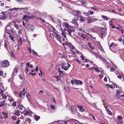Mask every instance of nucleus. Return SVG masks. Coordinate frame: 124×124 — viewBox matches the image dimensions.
<instances>
[{
  "mask_svg": "<svg viewBox=\"0 0 124 124\" xmlns=\"http://www.w3.org/2000/svg\"><path fill=\"white\" fill-rule=\"evenodd\" d=\"M70 23H71V24L73 26H70L66 22L64 23L63 25V26L65 28L64 29V31H62V34L63 36L66 39V34L65 33L69 35L72 37V33L75 31L73 27L78 26V24L75 19H73L72 21L70 22Z\"/></svg>",
  "mask_w": 124,
  "mask_h": 124,
  "instance_id": "obj_1",
  "label": "nucleus"
},
{
  "mask_svg": "<svg viewBox=\"0 0 124 124\" xmlns=\"http://www.w3.org/2000/svg\"><path fill=\"white\" fill-rule=\"evenodd\" d=\"M54 36L55 37L56 39L61 43L62 42L61 36L60 34L56 33H55Z\"/></svg>",
  "mask_w": 124,
  "mask_h": 124,
  "instance_id": "obj_2",
  "label": "nucleus"
},
{
  "mask_svg": "<svg viewBox=\"0 0 124 124\" xmlns=\"http://www.w3.org/2000/svg\"><path fill=\"white\" fill-rule=\"evenodd\" d=\"M9 65V63L7 60H5L3 61L2 63V66L4 67L7 68Z\"/></svg>",
  "mask_w": 124,
  "mask_h": 124,
  "instance_id": "obj_3",
  "label": "nucleus"
},
{
  "mask_svg": "<svg viewBox=\"0 0 124 124\" xmlns=\"http://www.w3.org/2000/svg\"><path fill=\"white\" fill-rule=\"evenodd\" d=\"M25 26L27 29L31 31H33L34 29V27L33 26L29 24Z\"/></svg>",
  "mask_w": 124,
  "mask_h": 124,
  "instance_id": "obj_4",
  "label": "nucleus"
},
{
  "mask_svg": "<svg viewBox=\"0 0 124 124\" xmlns=\"http://www.w3.org/2000/svg\"><path fill=\"white\" fill-rule=\"evenodd\" d=\"M77 17V20L79 21L81 23L84 22L85 20V18L83 16H78Z\"/></svg>",
  "mask_w": 124,
  "mask_h": 124,
  "instance_id": "obj_5",
  "label": "nucleus"
},
{
  "mask_svg": "<svg viewBox=\"0 0 124 124\" xmlns=\"http://www.w3.org/2000/svg\"><path fill=\"white\" fill-rule=\"evenodd\" d=\"M107 32L106 31L101 30V34L99 36L101 38H103L105 36Z\"/></svg>",
  "mask_w": 124,
  "mask_h": 124,
  "instance_id": "obj_6",
  "label": "nucleus"
},
{
  "mask_svg": "<svg viewBox=\"0 0 124 124\" xmlns=\"http://www.w3.org/2000/svg\"><path fill=\"white\" fill-rule=\"evenodd\" d=\"M32 113L30 110L29 111H26L24 113V116L26 115H28L30 116H31L32 115Z\"/></svg>",
  "mask_w": 124,
  "mask_h": 124,
  "instance_id": "obj_7",
  "label": "nucleus"
},
{
  "mask_svg": "<svg viewBox=\"0 0 124 124\" xmlns=\"http://www.w3.org/2000/svg\"><path fill=\"white\" fill-rule=\"evenodd\" d=\"M90 53L93 55H94L96 58H99V56L98 55V54L93 50H92L91 51Z\"/></svg>",
  "mask_w": 124,
  "mask_h": 124,
  "instance_id": "obj_8",
  "label": "nucleus"
},
{
  "mask_svg": "<svg viewBox=\"0 0 124 124\" xmlns=\"http://www.w3.org/2000/svg\"><path fill=\"white\" fill-rule=\"evenodd\" d=\"M7 30L8 31V34L9 31H12V29L10 28V26L9 24H8L7 25L6 29L5 31V32L7 31Z\"/></svg>",
  "mask_w": 124,
  "mask_h": 124,
  "instance_id": "obj_9",
  "label": "nucleus"
},
{
  "mask_svg": "<svg viewBox=\"0 0 124 124\" xmlns=\"http://www.w3.org/2000/svg\"><path fill=\"white\" fill-rule=\"evenodd\" d=\"M30 65V64L29 62H28L26 63V67L25 69V70L26 71V73L27 74L29 70L28 69V68H29V66Z\"/></svg>",
  "mask_w": 124,
  "mask_h": 124,
  "instance_id": "obj_10",
  "label": "nucleus"
},
{
  "mask_svg": "<svg viewBox=\"0 0 124 124\" xmlns=\"http://www.w3.org/2000/svg\"><path fill=\"white\" fill-rule=\"evenodd\" d=\"M78 45L82 46L83 48H85L84 47L83 45L84 42L83 40H80L78 42Z\"/></svg>",
  "mask_w": 124,
  "mask_h": 124,
  "instance_id": "obj_11",
  "label": "nucleus"
},
{
  "mask_svg": "<svg viewBox=\"0 0 124 124\" xmlns=\"http://www.w3.org/2000/svg\"><path fill=\"white\" fill-rule=\"evenodd\" d=\"M67 64L68 65V66H67V67H66V66H62L61 68L62 69H64V70H68V68H69L70 66V64L68 63Z\"/></svg>",
  "mask_w": 124,
  "mask_h": 124,
  "instance_id": "obj_12",
  "label": "nucleus"
},
{
  "mask_svg": "<svg viewBox=\"0 0 124 124\" xmlns=\"http://www.w3.org/2000/svg\"><path fill=\"white\" fill-rule=\"evenodd\" d=\"M77 107L79 108V110L80 111L83 112L85 111V109L83 108V107L82 106H79L78 105Z\"/></svg>",
  "mask_w": 124,
  "mask_h": 124,
  "instance_id": "obj_13",
  "label": "nucleus"
},
{
  "mask_svg": "<svg viewBox=\"0 0 124 124\" xmlns=\"http://www.w3.org/2000/svg\"><path fill=\"white\" fill-rule=\"evenodd\" d=\"M26 92V91L25 92H23V91H22L21 92L19 93V97L20 98H21L22 97V95L23 96H24L25 93Z\"/></svg>",
  "mask_w": 124,
  "mask_h": 124,
  "instance_id": "obj_14",
  "label": "nucleus"
},
{
  "mask_svg": "<svg viewBox=\"0 0 124 124\" xmlns=\"http://www.w3.org/2000/svg\"><path fill=\"white\" fill-rule=\"evenodd\" d=\"M6 15L3 14V13H1L0 15V19H4L6 17Z\"/></svg>",
  "mask_w": 124,
  "mask_h": 124,
  "instance_id": "obj_15",
  "label": "nucleus"
},
{
  "mask_svg": "<svg viewBox=\"0 0 124 124\" xmlns=\"http://www.w3.org/2000/svg\"><path fill=\"white\" fill-rule=\"evenodd\" d=\"M117 94L116 95L117 97L120 96V95L121 94H122L123 93L120 90H118L116 92Z\"/></svg>",
  "mask_w": 124,
  "mask_h": 124,
  "instance_id": "obj_16",
  "label": "nucleus"
},
{
  "mask_svg": "<svg viewBox=\"0 0 124 124\" xmlns=\"http://www.w3.org/2000/svg\"><path fill=\"white\" fill-rule=\"evenodd\" d=\"M91 68L95 70L96 72H99L100 71V70L98 68L94 66L92 67Z\"/></svg>",
  "mask_w": 124,
  "mask_h": 124,
  "instance_id": "obj_17",
  "label": "nucleus"
},
{
  "mask_svg": "<svg viewBox=\"0 0 124 124\" xmlns=\"http://www.w3.org/2000/svg\"><path fill=\"white\" fill-rule=\"evenodd\" d=\"M8 42L6 41H5L4 42V47L8 49Z\"/></svg>",
  "mask_w": 124,
  "mask_h": 124,
  "instance_id": "obj_18",
  "label": "nucleus"
},
{
  "mask_svg": "<svg viewBox=\"0 0 124 124\" xmlns=\"http://www.w3.org/2000/svg\"><path fill=\"white\" fill-rule=\"evenodd\" d=\"M1 114L3 115H4V118L5 119L7 118L8 117V115L7 113L6 112H2L1 113Z\"/></svg>",
  "mask_w": 124,
  "mask_h": 124,
  "instance_id": "obj_19",
  "label": "nucleus"
},
{
  "mask_svg": "<svg viewBox=\"0 0 124 124\" xmlns=\"http://www.w3.org/2000/svg\"><path fill=\"white\" fill-rule=\"evenodd\" d=\"M104 107L106 109V111H107V112L108 113V114L109 115L111 114V112L108 108L105 106H104Z\"/></svg>",
  "mask_w": 124,
  "mask_h": 124,
  "instance_id": "obj_20",
  "label": "nucleus"
},
{
  "mask_svg": "<svg viewBox=\"0 0 124 124\" xmlns=\"http://www.w3.org/2000/svg\"><path fill=\"white\" fill-rule=\"evenodd\" d=\"M83 82L82 81L79 80H77V82H76V85H82L83 84Z\"/></svg>",
  "mask_w": 124,
  "mask_h": 124,
  "instance_id": "obj_21",
  "label": "nucleus"
},
{
  "mask_svg": "<svg viewBox=\"0 0 124 124\" xmlns=\"http://www.w3.org/2000/svg\"><path fill=\"white\" fill-rule=\"evenodd\" d=\"M40 117L39 116H38L37 115H35L34 116V119L36 121H38Z\"/></svg>",
  "mask_w": 124,
  "mask_h": 124,
  "instance_id": "obj_22",
  "label": "nucleus"
},
{
  "mask_svg": "<svg viewBox=\"0 0 124 124\" xmlns=\"http://www.w3.org/2000/svg\"><path fill=\"white\" fill-rule=\"evenodd\" d=\"M80 36L82 37V39H85L86 38V35L84 33H81Z\"/></svg>",
  "mask_w": 124,
  "mask_h": 124,
  "instance_id": "obj_23",
  "label": "nucleus"
},
{
  "mask_svg": "<svg viewBox=\"0 0 124 124\" xmlns=\"http://www.w3.org/2000/svg\"><path fill=\"white\" fill-rule=\"evenodd\" d=\"M80 12L78 10H77L75 12L73 13L72 14L73 15H75L77 16H78L77 13H79L80 14Z\"/></svg>",
  "mask_w": 124,
  "mask_h": 124,
  "instance_id": "obj_24",
  "label": "nucleus"
},
{
  "mask_svg": "<svg viewBox=\"0 0 124 124\" xmlns=\"http://www.w3.org/2000/svg\"><path fill=\"white\" fill-rule=\"evenodd\" d=\"M101 17L104 20H108V19H109L110 18H108L106 16L102 15L101 16Z\"/></svg>",
  "mask_w": 124,
  "mask_h": 124,
  "instance_id": "obj_25",
  "label": "nucleus"
},
{
  "mask_svg": "<svg viewBox=\"0 0 124 124\" xmlns=\"http://www.w3.org/2000/svg\"><path fill=\"white\" fill-rule=\"evenodd\" d=\"M65 44L67 45L70 48L71 46H72V45L71 43L67 42H65Z\"/></svg>",
  "mask_w": 124,
  "mask_h": 124,
  "instance_id": "obj_26",
  "label": "nucleus"
},
{
  "mask_svg": "<svg viewBox=\"0 0 124 124\" xmlns=\"http://www.w3.org/2000/svg\"><path fill=\"white\" fill-rule=\"evenodd\" d=\"M65 44L67 45L70 48L71 46H72V45L71 43L67 42H65Z\"/></svg>",
  "mask_w": 124,
  "mask_h": 124,
  "instance_id": "obj_27",
  "label": "nucleus"
},
{
  "mask_svg": "<svg viewBox=\"0 0 124 124\" xmlns=\"http://www.w3.org/2000/svg\"><path fill=\"white\" fill-rule=\"evenodd\" d=\"M88 45L89 46L90 48L92 49H95V47L93 46H92V45L90 43L88 44Z\"/></svg>",
  "mask_w": 124,
  "mask_h": 124,
  "instance_id": "obj_28",
  "label": "nucleus"
},
{
  "mask_svg": "<svg viewBox=\"0 0 124 124\" xmlns=\"http://www.w3.org/2000/svg\"><path fill=\"white\" fill-rule=\"evenodd\" d=\"M18 69L17 67H15L13 73L15 74V73L16 74V73L18 72Z\"/></svg>",
  "mask_w": 124,
  "mask_h": 124,
  "instance_id": "obj_29",
  "label": "nucleus"
},
{
  "mask_svg": "<svg viewBox=\"0 0 124 124\" xmlns=\"http://www.w3.org/2000/svg\"><path fill=\"white\" fill-rule=\"evenodd\" d=\"M58 72L59 73V74H60V73H63L64 72L63 71L61 70L60 68H58Z\"/></svg>",
  "mask_w": 124,
  "mask_h": 124,
  "instance_id": "obj_30",
  "label": "nucleus"
},
{
  "mask_svg": "<svg viewBox=\"0 0 124 124\" xmlns=\"http://www.w3.org/2000/svg\"><path fill=\"white\" fill-rule=\"evenodd\" d=\"M71 82L72 84V85H73L74 84H76L77 80H76L75 79H74L73 80H71Z\"/></svg>",
  "mask_w": 124,
  "mask_h": 124,
  "instance_id": "obj_31",
  "label": "nucleus"
},
{
  "mask_svg": "<svg viewBox=\"0 0 124 124\" xmlns=\"http://www.w3.org/2000/svg\"><path fill=\"white\" fill-rule=\"evenodd\" d=\"M62 5L63 6H64L66 7H68V4L66 3L63 2L62 3Z\"/></svg>",
  "mask_w": 124,
  "mask_h": 124,
  "instance_id": "obj_32",
  "label": "nucleus"
},
{
  "mask_svg": "<svg viewBox=\"0 0 124 124\" xmlns=\"http://www.w3.org/2000/svg\"><path fill=\"white\" fill-rule=\"evenodd\" d=\"M51 27L52 28V29L53 30H52V31L53 33H56V31L55 30V29L54 28L52 25H51Z\"/></svg>",
  "mask_w": 124,
  "mask_h": 124,
  "instance_id": "obj_33",
  "label": "nucleus"
},
{
  "mask_svg": "<svg viewBox=\"0 0 124 124\" xmlns=\"http://www.w3.org/2000/svg\"><path fill=\"white\" fill-rule=\"evenodd\" d=\"M117 118L118 120L120 121L122 120V117L121 116L119 115L117 116Z\"/></svg>",
  "mask_w": 124,
  "mask_h": 124,
  "instance_id": "obj_34",
  "label": "nucleus"
},
{
  "mask_svg": "<svg viewBox=\"0 0 124 124\" xmlns=\"http://www.w3.org/2000/svg\"><path fill=\"white\" fill-rule=\"evenodd\" d=\"M120 95V96H118L117 97L119 99H120L122 100V97H124V94H121Z\"/></svg>",
  "mask_w": 124,
  "mask_h": 124,
  "instance_id": "obj_35",
  "label": "nucleus"
},
{
  "mask_svg": "<svg viewBox=\"0 0 124 124\" xmlns=\"http://www.w3.org/2000/svg\"><path fill=\"white\" fill-rule=\"evenodd\" d=\"M91 9L92 10H93L95 11H97L98 10V9L95 8V7H91Z\"/></svg>",
  "mask_w": 124,
  "mask_h": 124,
  "instance_id": "obj_36",
  "label": "nucleus"
},
{
  "mask_svg": "<svg viewBox=\"0 0 124 124\" xmlns=\"http://www.w3.org/2000/svg\"><path fill=\"white\" fill-rule=\"evenodd\" d=\"M18 107L20 110H22L23 108V107L22 105L21 106V105H18Z\"/></svg>",
  "mask_w": 124,
  "mask_h": 124,
  "instance_id": "obj_37",
  "label": "nucleus"
},
{
  "mask_svg": "<svg viewBox=\"0 0 124 124\" xmlns=\"http://www.w3.org/2000/svg\"><path fill=\"white\" fill-rule=\"evenodd\" d=\"M93 21L92 20L90 19H88L86 20V22L88 23H90L93 22Z\"/></svg>",
  "mask_w": 124,
  "mask_h": 124,
  "instance_id": "obj_38",
  "label": "nucleus"
},
{
  "mask_svg": "<svg viewBox=\"0 0 124 124\" xmlns=\"http://www.w3.org/2000/svg\"><path fill=\"white\" fill-rule=\"evenodd\" d=\"M8 37L10 39L13 41H14V37L13 36H12L10 35H9Z\"/></svg>",
  "mask_w": 124,
  "mask_h": 124,
  "instance_id": "obj_39",
  "label": "nucleus"
},
{
  "mask_svg": "<svg viewBox=\"0 0 124 124\" xmlns=\"http://www.w3.org/2000/svg\"><path fill=\"white\" fill-rule=\"evenodd\" d=\"M55 33H50V37L52 38H54V36Z\"/></svg>",
  "mask_w": 124,
  "mask_h": 124,
  "instance_id": "obj_40",
  "label": "nucleus"
},
{
  "mask_svg": "<svg viewBox=\"0 0 124 124\" xmlns=\"http://www.w3.org/2000/svg\"><path fill=\"white\" fill-rule=\"evenodd\" d=\"M55 78H56V81L58 82V81L60 80L59 76H54Z\"/></svg>",
  "mask_w": 124,
  "mask_h": 124,
  "instance_id": "obj_41",
  "label": "nucleus"
},
{
  "mask_svg": "<svg viewBox=\"0 0 124 124\" xmlns=\"http://www.w3.org/2000/svg\"><path fill=\"white\" fill-rule=\"evenodd\" d=\"M16 1L20 4H21L23 2V0H16Z\"/></svg>",
  "mask_w": 124,
  "mask_h": 124,
  "instance_id": "obj_42",
  "label": "nucleus"
},
{
  "mask_svg": "<svg viewBox=\"0 0 124 124\" xmlns=\"http://www.w3.org/2000/svg\"><path fill=\"white\" fill-rule=\"evenodd\" d=\"M115 87V85L114 84H112L110 85V87L112 89L114 88Z\"/></svg>",
  "mask_w": 124,
  "mask_h": 124,
  "instance_id": "obj_43",
  "label": "nucleus"
},
{
  "mask_svg": "<svg viewBox=\"0 0 124 124\" xmlns=\"http://www.w3.org/2000/svg\"><path fill=\"white\" fill-rule=\"evenodd\" d=\"M39 19L40 21V22L42 23H44V22L45 21L43 19H42L41 18H39Z\"/></svg>",
  "mask_w": 124,
  "mask_h": 124,
  "instance_id": "obj_44",
  "label": "nucleus"
},
{
  "mask_svg": "<svg viewBox=\"0 0 124 124\" xmlns=\"http://www.w3.org/2000/svg\"><path fill=\"white\" fill-rule=\"evenodd\" d=\"M25 120L26 121H28L29 123L31 121V120L29 118H28L26 119Z\"/></svg>",
  "mask_w": 124,
  "mask_h": 124,
  "instance_id": "obj_45",
  "label": "nucleus"
},
{
  "mask_svg": "<svg viewBox=\"0 0 124 124\" xmlns=\"http://www.w3.org/2000/svg\"><path fill=\"white\" fill-rule=\"evenodd\" d=\"M18 9H25V8H15L14 9H13L15 10H17ZM13 9H11V10H12Z\"/></svg>",
  "mask_w": 124,
  "mask_h": 124,
  "instance_id": "obj_46",
  "label": "nucleus"
},
{
  "mask_svg": "<svg viewBox=\"0 0 124 124\" xmlns=\"http://www.w3.org/2000/svg\"><path fill=\"white\" fill-rule=\"evenodd\" d=\"M88 12L90 13V14L91 15H92L94 14V12L93 11H91L90 10L88 11Z\"/></svg>",
  "mask_w": 124,
  "mask_h": 124,
  "instance_id": "obj_47",
  "label": "nucleus"
},
{
  "mask_svg": "<svg viewBox=\"0 0 124 124\" xmlns=\"http://www.w3.org/2000/svg\"><path fill=\"white\" fill-rule=\"evenodd\" d=\"M114 43H112V44H111L109 46V48L110 50H111V47L113 46L114 45Z\"/></svg>",
  "mask_w": 124,
  "mask_h": 124,
  "instance_id": "obj_48",
  "label": "nucleus"
},
{
  "mask_svg": "<svg viewBox=\"0 0 124 124\" xmlns=\"http://www.w3.org/2000/svg\"><path fill=\"white\" fill-rule=\"evenodd\" d=\"M14 26L16 28V29L18 30V25L16 23L14 24Z\"/></svg>",
  "mask_w": 124,
  "mask_h": 124,
  "instance_id": "obj_49",
  "label": "nucleus"
},
{
  "mask_svg": "<svg viewBox=\"0 0 124 124\" xmlns=\"http://www.w3.org/2000/svg\"><path fill=\"white\" fill-rule=\"evenodd\" d=\"M79 30L81 31H83V32H85V30L82 28H79Z\"/></svg>",
  "mask_w": 124,
  "mask_h": 124,
  "instance_id": "obj_50",
  "label": "nucleus"
},
{
  "mask_svg": "<svg viewBox=\"0 0 124 124\" xmlns=\"http://www.w3.org/2000/svg\"><path fill=\"white\" fill-rule=\"evenodd\" d=\"M81 58V59L83 60H85V58L84 56L83 55H82L80 56Z\"/></svg>",
  "mask_w": 124,
  "mask_h": 124,
  "instance_id": "obj_51",
  "label": "nucleus"
},
{
  "mask_svg": "<svg viewBox=\"0 0 124 124\" xmlns=\"http://www.w3.org/2000/svg\"><path fill=\"white\" fill-rule=\"evenodd\" d=\"M11 54V56L13 58L14 57V55L13 54V53L12 51H11L10 53Z\"/></svg>",
  "mask_w": 124,
  "mask_h": 124,
  "instance_id": "obj_52",
  "label": "nucleus"
},
{
  "mask_svg": "<svg viewBox=\"0 0 124 124\" xmlns=\"http://www.w3.org/2000/svg\"><path fill=\"white\" fill-rule=\"evenodd\" d=\"M19 40L20 43L21 44H22V39L20 37V36H19Z\"/></svg>",
  "mask_w": 124,
  "mask_h": 124,
  "instance_id": "obj_53",
  "label": "nucleus"
},
{
  "mask_svg": "<svg viewBox=\"0 0 124 124\" xmlns=\"http://www.w3.org/2000/svg\"><path fill=\"white\" fill-rule=\"evenodd\" d=\"M115 69L114 68H113L112 67H111L110 68V71H111L113 72L114 71Z\"/></svg>",
  "mask_w": 124,
  "mask_h": 124,
  "instance_id": "obj_54",
  "label": "nucleus"
},
{
  "mask_svg": "<svg viewBox=\"0 0 124 124\" xmlns=\"http://www.w3.org/2000/svg\"><path fill=\"white\" fill-rule=\"evenodd\" d=\"M12 118L14 120H16V116H12Z\"/></svg>",
  "mask_w": 124,
  "mask_h": 124,
  "instance_id": "obj_55",
  "label": "nucleus"
},
{
  "mask_svg": "<svg viewBox=\"0 0 124 124\" xmlns=\"http://www.w3.org/2000/svg\"><path fill=\"white\" fill-rule=\"evenodd\" d=\"M76 62H77L78 63H79L80 64L81 63V62L79 60H78V58L76 60Z\"/></svg>",
  "mask_w": 124,
  "mask_h": 124,
  "instance_id": "obj_56",
  "label": "nucleus"
},
{
  "mask_svg": "<svg viewBox=\"0 0 124 124\" xmlns=\"http://www.w3.org/2000/svg\"><path fill=\"white\" fill-rule=\"evenodd\" d=\"M51 108L52 109H55V107L53 105H50Z\"/></svg>",
  "mask_w": 124,
  "mask_h": 124,
  "instance_id": "obj_57",
  "label": "nucleus"
},
{
  "mask_svg": "<svg viewBox=\"0 0 124 124\" xmlns=\"http://www.w3.org/2000/svg\"><path fill=\"white\" fill-rule=\"evenodd\" d=\"M100 124H105V122L103 121H101L100 122Z\"/></svg>",
  "mask_w": 124,
  "mask_h": 124,
  "instance_id": "obj_58",
  "label": "nucleus"
},
{
  "mask_svg": "<svg viewBox=\"0 0 124 124\" xmlns=\"http://www.w3.org/2000/svg\"><path fill=\"white\" fill-rule=\"evenodd\" d=\"M36 73H30L29 75H31L33 76H35L36 75Z\"/></svg>",
  "mask_w": 124,
  "mask_h": 124,
  "instance_id": "obj_59",
  "label": "nucleus"
},
{
  "mask_svg": "<svg viewBox=\"0 0 124 124\" xmlns=\"http://www.w3.org/2000/svg\"><path fill=\"white\" fill-rule=\"evenodd\" d=\"M34 17V16H29L28 17V18H30V19H31L33 18Z\"/></svg>",
  "mask_w": 124,
  "mask_h": 124,
  "instance_id": "obj_60",
  "label": "nucleus"
},
{
  "mask_svg": "<svg viewBox=\"0 0 124 124\" xmlns=\"http://www.w3.org/2000/svg\"><path fill=\"white\" fill-rule=\"evenodd\" d=\"M27 17V15H25V16H24L23 18V20H25V19H26V18Z\"/></svg>",
  "mask_w": 124,
  "mask_h": 124,
  "instance_id": "obj_61",
  "label": "nucleus"
},
{
  "mask_svg": "<svg viewBox=\"0 0 124 124\" xmlns=\"http://www.w3.org/2000/svg\"><path fill=\"white\" fill-rule=\"evenodd\" d=\"M26 96L28 98V99H29V98L30 97V96L29 94L27 93L26 94Z\"/></svg>",
  "mask_w": 124,
  "mask_h": 124,
  "instance_id": "obj_62",
  "label": "nucleus"
},
{
  "mask_svg": "<svg viewBox=\"0 0 124 124\" xmlns=\"http://www.w3.org/2000/svg\"><path fill=\"white\" fill-rule=\"evenodd\" d=\"M33 53L36 56H38V55L37 53L36 52H34V53Z\"/></svg>",
  "mask_w": 124,
  "mask_h": 124,
  "instance_id": "obj_63",
  "label": "nucleus"
},
{
  "mask_svg": "<svg viewBox=\"0 0 124 124\" xmlns=\"http://www.w3.org/2000/svg\"><path fill=\"white\" fill-rule=\"evenodd\" d=\"M113 20H111L109 22V24L110 25H113V23H112V21Z\"/></svg>",
  "mask_w": 124,
  "mask_h": 124,
  "instance_id": "obj_64",
  "label": "nucleus"
}]
</instances>
